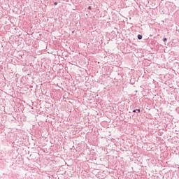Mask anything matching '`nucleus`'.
Returning <instances> with one entry per match:
<instances>
[{"instance_id":"1","label":"nucleus","mask_w":179,"mask_h":179,"mask_svg":"<svg viewBox=\"0 0 179 179\" xmlns=\"http://www.w3.org/2000/svg\"><path fill=\"white\" fill-rule=\"evenodd\" d=\"M137 38H138V40H142V38H143L142 35L138 34V35L137 36Z\"/></svg>"},{"instance_id":"2","label":"nucleus","mask_w":179,"mask_h":179,"mask_svg":"<svg viewBox=\"0 0 179 179\" xmlns=\"http://www.w3.org/2000/svg\"><path fill=\"white\" fill-rule=\"evenodd\" d=\"M133 113H141V109H135L133 110Z\"/></svg>"},{"instance_id":"3","label":"nucleus","mask_w":179,"mask_h":179,"mask_svg":"<svg viewBox=\"0 0 179 179\" xmlns=\"http://www.w3.org/2000/svg\"><path fill=\"white\" fill-rule=\"evenodd\" d=\"M163 41H164V43H166V41H167V38H163Z\"/></svg>"},{"instance_id":"4","label":"nucleus","mask_w":179,"mask_h":179,"mask_svg":"<svg viewBox=\"0 0 179 179\" xmlns=\"http://www.w3.org/2000/svg\"><path fill=\"white\" fill-rule=\"evenodd\" d=\"M48 177H49V178H50V179H52V178H54V176H52H52H48Z\"/></svg>"},{"instance_id":"5","label":"nucleus","mask_w":179,"mask_h":179,"mask_svg":"<svg viewBox=\"0 0 179 179\" xmlns=\"http://www.w3.org/2000/svg\"><path fill=\"white\" fill-rule=\"evenodd\" d=\"M88 10H92V6H88Z\"/></svg>"},{"instance_id":"6","label":"nucleus","mask_w":179,"mask_h":179,"mask_svg":"<svg viewBox=\"0 0 179 179\" xmlns=\"http://www.w3.org/2000/svg\"><path fill=\"white\" fill-rule=\"evenodd\" d=\"M54 5H58V2L55 1V2L54 3Z\"/></svg>"},{"instance_id":"7","label":"nucleus","mask_w":179,"mask_h":179,"mask_svg":"<svg viewBox=\"0 0 179 179\" xmlns=\"http://www.w3.org/2000/svg\"><path fill=\"white\" fill-rule=\"evenodd\" d=\"M161 1H164V0H161Z\"/></svg>"}]
</instances>
